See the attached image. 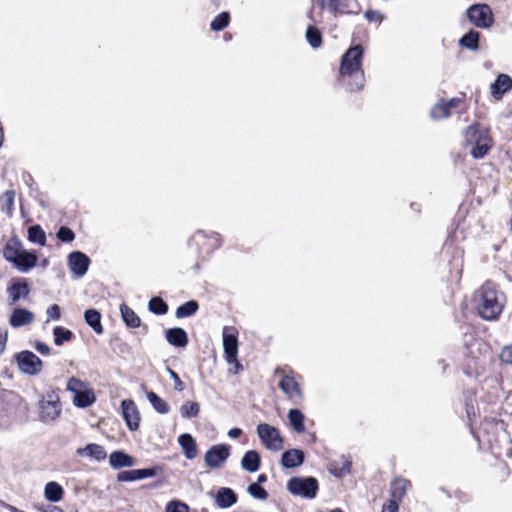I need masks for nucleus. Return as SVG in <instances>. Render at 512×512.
<instances>
[{"instance_id": "f257e3e1", "label": "nucleus", "mask_w": 512, "mask_h": 512, "mask_svg": "<svg viewBox=\"0 0 512 512\" xmlns=\"http://www.w3.org/2000/svg\"><path fill=\"white\" fill-rule=\"evenodd\" d=\"M364 50L361 45L350 47L341 58L340 77L351 91L364 87L365 75L362 69Z\"/></svg>"}, {"instance_id": "f03ea898", "label": "nucleus", "mask_w": 512, "mask_h": 512, "mask_svg": "<svg viewBox=\"0 0 512 512\" xmlns=\"http://www.w3.org/2000/svg\"><path fill=\"white\" fill-rule=\"evenodd\" d=\"M474 303L481 318L495 320L503 310L505 296L493 283L486 282L474 293Z\"/></svg>"}, {"instance_id": "7ed1b4c3", "label": "nucleus", "mask_w": 512, "mask_h": 512, "mask_svg": "<svg viewBox=\"0 0 512 512\" xmlns=\"http://www.w3.org/2000/svg\"><path fill=\"white\" fill-rule=\"evenodd\" d=\"M465 141L472 145L471 155L475 159L483 158L492 147V138L488 129L472 124L464 132Z\"/></svg>"}, {"instance_id": "20e7f679", "label": "nucleus", "mask_w": 512, "mask_h": 512, "mask_svg": "<svg viewBox=\"0 0 512 512\" xmlns=\"http://www.w3.org/2000/svg\"><path fill=\"white\" fill-rule=\"evenodd\" d=\"M66 389L73 393V404L78 408L89 407L96 401V396L90 383L79 378L71 377L67 381Z\"/></svg>"}, {"instance_id": "39448f33", "label": "nucleus", "mask_w": 512, "mask_h": 512, "mask_svg": "<svg viewBox=\"0 0 512 512\" xmlns=\"http://www.w3.org/2000/svg\"><path fill=\"white\" fill-rule=\"evenodd\" d=\"M275 373L280 376L279 388L288 399L294 400L301 399L303 397L302 389L299 383L300 376L296 375L291 370L286 372L280 368H277Z\"/></svg>"}, {"instance_id": "423d86ee", "label": "nucleus", "mask_w": 512, "mask_h": 512, "mask_svg": "<svg viewBox=\"0 0 512 512\" xmlns=\"http://www.w3.org/2000/svg\"><path fill=\"white\" fill-rule=\"evenodd\" d=\"M39 419L48 423L57 419L61 413L59 397L54 392H48L39 400Z\"/></svg>"}, {"instance_id": "0eeeda50", "label": "nucleus", "mask_w": 512, "mask_h": 512, "mask_svg": "<svg viewBox=\"0 0 512 512\" xmlns=\"http://www.w3.org/2000/svg\"><path fill=\"white\" fill-rule=\"evenodd\" d=\"M287 489L295 496L312 499L318 491V481L313 477H293L288 481Z\"/></svg>"}, {"instance_id": "6e6552de", "label": "nucleus", "mask_w": 512, "mask_h": 512, "mask_svg": "<svg viewBox=\"0 0 512 512\" xmlns=\"http://www.w3.org/2000/svg\"><path fill=\"white\" fill-rule=\"evenodd\" d=\"M257 434L261 443L271 451H280L283 448V438L280 431L267 423H260L257 426Z\"/></svg>"}, {"instance_id": "1a4fd4ad", "label": "nucleus", "mask_w": 512, "mask_h": 512, "mask_svg": "<svg viewBox=\"0 0 512 512\" xmlns=\"http://www.w3.org/2000/svg\"><path fill=\"white\" fill-rule=\"evenodd\" d=\"M15 359L19 370L24 374L36 376L43 369L42 360L31 351H21L16 355Z\"/></svg>"}, {"instance_id": "9d476101", "label": "nucleus", "mask_w": 512, "mask_h": 512, "mask_svg": "<svg viewBox=\"0 0 512 512\" xmlns=\"http://www.w3.org/2000/svg\"><path fill=\"white\" fill-rule=\"evenodd\" d=\"M469 21L477 27L488 28L493 23V15L486 4H475L467 10Z\"/></svg>"}, {"instance_id": "9b49d317", "label": "nucleus", "mask_w": 512, "mask_h": 512, "mask_svg": "<svg viewBox=\"0 0 512 512\" xmlns=\"http://www.w3.org/2000/svg\"><path fill=\"white\" fill-rule=\"evenodd\" d=\"M230 456V446L227 444L213 445L204 455V462L209 468H220Z\"/></svg>"}, {"instance_id": "f8f14e48", "label": "nucleus", "mask_w": 512, "mask_h": 512, "mask_svg": "<svg viewBox=\"0 0 512 512\" xmlns=\"http://www.w3.org/2000/svg\"><path fill=\"white\" fill-rule=\"evenodd\" d=\"M223 348L227 362L229 364L236 362L238 354V340L235 328L229 326H225L223 328Z\"/></svg>"}, {"instance_id": "ddd939ff", "label": "nucleus", "mask_w": 512, "mask_h": 512, "mask_svg": "<svg viewBox=\"0 0 512 512\" xmlns=\"http://www.w3.org/2000/svg\"><path fill=\"white\" fill-rule=\"evenodd\" d=\"M90 264V259L82 252L75 251L68 256V265L71 272L76 277H82L86 274Z\"/></svg>"}, {"instance_id": "4468645a", "label": "nucleus", "mask_w": 512, "mask_h": 512, "mask_svg": "<svg viewBox=\"0 0 512 512\" xmlns=\"http://www.w3.org/2000/svg\"><path fill=\"white\" fill-rule=\"evenodd\" d=\"M122 415L130 430H137L139 427L140 416L136 404L131 399L121 402Z\"/></svg>"}, {"instance_id": "2eb2a0df", "label": "nucleus", "mask_w": 512, "mask_h": 512, "mask_svg": "<svg viewBox=\"0 0 512 512\" xmlns=\"http://www.w3.org/2000/svg\"><path fill=\"white\" fill-rule=\"evenodd\" d=\"M460 103L461 99L459 98H451L448 101L441 100L432 107L430 115L434 120L448 118L451 115V109L459 107Z\"/></svg>"}, {"instance_id": "dca6fc26", "label": "nucleus", "mask_w": 512, "mask_h": 512, "mask_svg": "<svg viewBox=\"0 0 512 512\" xmlns=\"http://www.w3.org/2000/svg\"><path fill=\"white\" fill-rule=\"evenodd\" d=\"M10 303L15 304L21 298H26L29 295L30 289L26 279L19 278L13 280L7 288Z\"/></svg>"}, {"instance_id": "f3484780", "label": "nucleus", "mask_w": 512, "mask_h": 512, "mask_svg": "<svg viewBox=\"0 0 512 512\" xmlns=\"http://www.w3.org/2000/svg\"><path fill=\"white\" fill-rule=\"evenodd\" d=\"M315 4L323 10H327L333 17L349 12L346 0H315Z\"/></svg>"}, {"instance_id": "a211bd4d", "label": "nucleus", "mask_w": 512, "mask_h": 512, "mask_svg": "<svg viewBox=\"0 0 512 512\" xmlns=\"http://www.w3.org/2000/svg\"><path fill=\"white\" fill-rule=\"evenodd\" d=\"M37 261L38 256L33 252L25 250L23 247L21 252L19 253V256L16 257L13 266L16 267L21 272H28L30 269L36 266Z\"/></svg>"}, {"instance_id": "6ab92c4d", "label": "nucleus", "mask_w": 512, "mask_h": 512, "mask_svg": "<svg viewBox=\"0 0 512 512\" xmlns=\"http://www.w3.org/2000/svg\"><path fill=\"white\" fill-rule=\"evenodd\" d=\"M156 475V468L135 469L122 471L117 475V480L122 482L136 481L151 478Z\"/></svg>"}, {"instance_id": "aec40b11", "label": "nucleus", "mask_w": 512, "mask_h": 512, "mask_svg": "<svg viewBox=\"0 0 512 512\" xmlns=\"http://www.w3.org/2000/svg\"><path fill=\"white\" fill-rule=\"evenodd\" d=\"M512 87V79L507 74H500L497 79L491 84L490 91L491 95L496 99L500 100L504 93H506Z\"/></svg>"}, {"instance_id": "412c9836", "label": "nucleus", "mask_w": 512, "mask_h": 512, "mask_svg": "<svg viewBox=\"0 0 512 512\" xmlns=\"http://www.w3.org/2000/svg\"><path fill=\"white\" fill-rule=\"evenodd\" d=\"M34 321V314L24 308L15 309L9 318V324L13 328H19L25 325H29Z\"/></svg>"}, {"instance_id": "4be33fe9", "label": "nucleus", "mask_w": 512, "mask_h": 512, "mask_svg": "<svg viewBox=\"0 0 512 512\" xmlns=\"http://www.w3.org/2000/svg\"><path fill=\"white\" fill-rule=\"evenodd\" d=\"M304 452L300 449H290L283 453L281 464L285 468H295L304 462Z\"/></svg>"}, {"instance_id": "5701e85b", "label": "nucleus", "mask_w": 512, "mask_h": 512, "mask_svg": "<svg viewBox=\"0 0 512 512\" xmlns=\"http://www.w3.org/2000/svg\"><path fill=\"white\" fill-rule=\"evenodd\" d=\"M410 487V481L404 478H395L390 485V500L400 503L404 498L407 489Z\"/></svg>"}, {"instance_id": "b1692460", "label": "nucleus", "mask_w": 512, "mask_h": 512, "mask_svg": "<svg viewBox=\"0 0 512 512\" xmlns=\"http://www.w3.org/2000/svg\"><path fill=\"white\" fill-rule=\"evenodd\" d=\"M22 248V242L17 237H12L6 242L3 248V257L6 261L13 264L16 260V257L19 256Z\"/></svg>"}, {"instance_id": "393cba45", "label": "nucleus", "mask_w": 512, "mask_h": 512, "mask_svg": "<svg viewBox=\"0 0 512 512\" xmlns=\"http://www.w3.org/2000/svg\"><path fill=\"white\" fill-rule=\"evenodd\" d=\"M76 453L80 456H86L96 461H102L107 456L104 447L95 443L88 444L83 448H78Z\"/></svg>"}, {"instance_id": "a878e982", "label": "nucleus", "mask_w": 512, "mask_h": 512, "mask_svg": "<svg viewBox=\"0 0 512 512\" xmlns=\"http://www.w3.org/2000/svg\"><path fill=\"white\" fill-rule=\"evenodd\" d=\"M166 340L175 347H185L188 343V336L182 328H170L165 333Z\"/></svg>"}, {"instance_id": "bb28decb", "label": "nucleus", "mask_w": 512, "mask_h": 512, "mask_svg": "<svg viewBox=\"0 0 512 512\" xmlns=\"http://www.w3.org/2000/svg\"><path fill=\"white\" fill-rule=\"evenodd\" d=\"M109 464L113 469H121L133 466L135 464V460L133 457L122 451H114L109 456Z\"/></svg>"}, {"instance_id": "cd10ccee", "label": "nucleus", "mask_w": 512, "mask_h": 512, "mask_svg": "<svg viewBox=\"0 0 512 512\" xmlns=\"http://www.w3.org/2000/svg\"><path fill=\"white\" fill-rule=\"evenodd\" d=\"M179 445L187 459H194L197 454V445L194 438L190 434H182L178 438Z\"/></svg>"}, {"instance_id": "c85d7f7f", "label": "nucleus", "mask_w": 512, "mask_h": 512, "mask_svg": "<svg viewBox=\"0 0 512 512\" xmlns=\"http://www.w3.org/2000/svg\"><path fill=\"white\" fill-rule=\"evenodd\" d=\"M63 496L64 489L59 483L55 481H50L46 483L44 487V497L46 500L56 503L61 501L63 499Z\"/></svg>"}, {"instance_id": "c756f323", "label": "nucleus", "mask_w": 512, "mask_h": 512, "mask_svg": "<svg viewBox=\"0 0 512 512\" xmlns=\"http://www.w3.org/2000/svg\"><path fill=\"white\" fill-rule=\"evenodd\" d=\"M237 501V496L230 488H220L216 495V503L220 508H229Z\"/></svg>"}, {"instance_id": "7c9ffc66", "label": "nucleus", "mask_w": 512, "mask_h": 512, "mask_svg": "<svg viewBox=\"0 0 512 512\" xmlns=\"http://www.w3.org/2000/svg\"><path fill=\"white\" fill-rule=\"evenodd\" d=\"M241 467L248 472H256L260 467V455L255 450L247 451L242 460Z\"/></svg>"}, {"instance_id": "2f4dec72", "label": "nucleus", "mask_w": 512, "mask_h": 512, "mask_svg": "<svg viewBox=\"0 0 512 512\" xmlns=\"http://www.w3.org/2000/svg\"><path fill=\"white\" fill-rule=\"evenodd\" d=\"M86 323L94 330L97 334L103 333V327L101 324V314L95 309H88L85 314Z\"/></svg>"}, {"instance_id": "473e14b6", "label": "nucleus", "mask_w": 512, "mask_h": 512, "mask_svg": "<svg viewBox=\"0 0 512 512\" xmlns=\"http://www.w3.org/2000/svg\"><path fill=\"white\" fill-rule=\"evenodd\" d=\"M304 414L299 409H290L288 412V420L297 433L305 432Z\"/></svg>"}, {"instance_id": "72a5a7b5", "label": "nucleus", "mask_w": 512, "mask_h": 512, "mask_svg": "<svg viewBox=\"0 0 512 512\" xmlns=\"http://www.w3.org/2000/svg\"><path fill=\"white\" fill-rule=\"evenodd\" d=\"M120 311L123 321L127 326L131 328H137L140 326L141 320L131 308L125 304H122L120 306Z\"/></svg>"}, {"instance_id": "f704fd0d", "label": "nucleus", "mask_w": 512, "mask_h": 512, "mask_svg": "<svg viewBox=\"0 0 512 512\" xmlns=\"http://www.w3.org/2000/svg\"><path fill=\"white\" fill-rule=\"evenodd\" d=\"M147 399L158 413L167 414L169 412V404L153 391L147 392Z\"/></svg>"}, {"instance_id": "c9c22d12", "label": "nucleus", "mask_w": 512, "mask_h": 512, "mask_svg": "<svg viewBox=\"0 0 512 512\" xmlns=\"http://www.w3.org/2000/svg\"><path fill=\"white\" fill-rule=\"evenodd\" d=\"M15 195L14 190H7L0 196L1 210L9 216L13 213Z\"/></svg>"}, {"instance_id": "e433bc0d", "label": "nucleus", "mask_w": 512, "mask_h": 512, "mask_svg": "<svg viewBox=\"0 0 512 512\" xmlns=\"http://www.w3.org/2000/svg\"><path fill=\"white\" fill-rule=\"evenodd\" d=\"M479 36L480 34L477 31L470 30L467 34H465L461 39L459 40V43L461 46L470 49V50H477L478 49V43H479Z\"/></svg>"}, {"instance_id": "4c0bfd02", "label": "nucleus", "mask_w": 512, "mask_h": 512, "mask_svg": "<svg viewBox=\"0 0 512 512\" xmlns=\"http://www.w3.org/2000/svg\"><path fill=\"white\" fill-rule=\"evenodd\" d=\"M28 240L41 246L46 244V234L39 225H33L28 228Z\"/></svg>"}, {"instance_id": "58836bf2", "label": "nucleus", "mask_w": 512, "mask_h": 512, "mask_svg": "<svg viewBox=\"0 0 512 512\" xmlns=\"http://www.w3.org/2000/svg\"><path fill=\"white\" fill-rule=\"evenodd\" d=\"M53 336L55 345L61 346L72 339L73 333L69 329L57 326L53 329Z\"/></svg>"}, {"instance_id": "ea45409f", "label": "nucleus", "mask_w": 512, "mask_h": 512, "mask_svg": "<svg viewBox=\"0 0 512 512\" xmlns=\"http://www.w3.org/2000/svg\"><path fill=\"white\" fill-rule=\"evenodd\" d=\"M198 308V303L194 300H190L177 308L176 317L185 318L192 316L197 312Z\"/></svg>"}, {"instance_id": "a19ab883", "label": "nucleus", "mask_w": 512, "mask_h": 512, "mask_svg": "<svg viewBox=\"0 0 512 512\" xmlns=\"http://www.w3.org/2000/svg\"><path fill=\"white\" fill-rule=\"evenodd\" d=\"M200 412V406L196 402L187 401L180 407V414L183 418L197 417Z\"/></svg>"}, {"instance_id": "79ce46f5", "label": "nucleus", "mask_w": 512, "mask_h": 512, "mask_svg": "<svg viewBox=\"0 0 512 512\" xmlns=\"http://www.w3.org/2000/svg\"><path fill=\"white\" fill-rule=\"evenodd\" d=\"M306 40L313 48H318L322 44V37L320 31L314 27L309 26L306 31Z\"/></svg>"}, {"instance_id": "37998d69", "label": "nucleus", "mask_w": 512, "mask_h": 512, "mask_svg": "<svg viewBox=\"0 0 512 512\" xmlns=\"http://www.w3.org/2000/svg\"><path fill=\"white\" fill-rule=\"evenodd\" d=\"M149 310L157 315H163L168 311V305L159 297H153L149 301Z\"/></svg>"}, {"instance_id": "c03bdc74", "label": "nucleus", "mask_w": 512, "mask_h": 512, "mask_svg": "<svg viewBox=\"0 0 512 512\" xmlns=\"http://www.w3.org/2000/svg\"><path fill=\"white\" fill-rule=\"evenodd\" d=\"M229 20V14L227 12H222L211 22V29L214 31L223 30L228 26Z\"/></svg>"}, {"instance_id": "a18cd8bd", "label": "nucleus", "mask_w": 512, "mask_h": 512, "mask_svg": "<svg viewBox=\"0 0 512 512\" xmlns=\"http://www.w3.org/2000/svg\"><path fill=\"white\" fill-rule=\"evenodd\" d=\"M248 492L254 498L265 500L268 497L267 491L262 488L258 483H252L248 487Z\"/></svg>"}, {"instance_id": "49530a36", "label": "nucleus", "mask_w": 512, "mask_h": 512, "mask_svg": "<svg viewBox=\"0 0 512 512\" xmlns=\"http://www.w3.org/2000/svg\"><path fill=\"white\" fill-rule=\"evenodd\" d=\"M57 238L62 242H72L75 239V233L70 228L62 226L57 232Z\"/></svg>"}, {"instance_id": "de8ad7c7", "label": "nucleus", "mask_w": 512, "mask_h": 512, "mask_svg": "<svg viewBox=\"0 0 512 512\" xmlns=\"http://www.w3.org/2000/svg\"><path fill=\"white\" fill-rule=\"evenodd\" d=\"M165 512H189V507L183 502L174 500L167 504Z\"/></svg>"}, {"instance_id": "09e8293b", "label": "nucleus", "mask_w": 512, "mask_h": 512, "mask_svg": "<svg viewBox=\"0 0 512 512\" xmlns=\"http://www.w3.org/2000/svg\"><path fill=\"white\" fill-rule=\"evenodd\" d=\"M341 461H342V467L338 471L335 472V475L338 477H342L343 475L349 473L351 464H352L351 461L345 456L341 457Z\"/></svg>"}, {"instance_id": "8fccbe9b", "label": "nucleus", "mask_w": 512, "mask_h": 512, "mask_svg": "<svg viewBox=\"0 0 512 512\" xmlns=\"http://www.w3.org/2000/svg\"><path fill=\"white\" fill-rule=\"evenodd\" d=\"M502 362L512 364V344L505 346L500 354Z\"/></svg>"}, {"instance_id": "3c124183", "label": "nucleus", "mask_w": 512, "mask_h": 512, "mask_svg": "<svg viewBox=\"0 0 512 512\" xmlns=\"http://www.w3.org/2000/svg\"><path fill=\"white\" fill-rule=\"evenodd\" d=\"M168 373L171 377V379L174 381V389L181 392L184 390V384L179 378L178 374L173 371L172 369L168 368Z\"/></svg>"}, {"instance_id": "603ef678", "label": "nucleus", "mask_w": 512, "mask_h": 512, "mask_svg": "<svg viewBox=\"0 0 512 512\" xmlns=\"http://www.w3.org/2000/svg\"><path fill=\"white\" fill-rule=\"evenodd\" d=\"M48 318L58 320L61 316L60 307L57 304H53L46 311Z\"/></svg>"}, {"instance_id": "864d4df0", "label": "nucleus", "mask_w": 512, "mask_h": 512, "mask_svg": "<svg viewBox=\"0 0 512 512\" xmlns=\"http://www.w3.org/2000/svg\"><path fill=\"white\" fill-rule=\"evenodd\" d=\"M364 16L370 22L382 21V15L378 11L368 10Z\"/></svg>"}, {"instance_id": "5fc2aeb1", "label": "nucleus", "mask_w": 512, "mask_h": 512, "mask_svg": "<svg viewBox=\"0 0 512 512\" xmlns=\"http://www.w3.org/2000/svg\"><path fill=\"white\" fill-rule=\"evenodd\" d=\"M34 348L42 355H49L51 352L50 347L47 344L40 341L35 342Z\"/></svg>"}, {"instance_id": "6e6d98bb", "label": "nucleus", "mask_w": 512, "mask_h": 512, "mask_svg": "<svg viewBox=\"0 0 512 512\" xmlns=\"http://www.w3.org/2000/svg\"><path fill=\"white\" fill-rule=\"evenodd\" d=\"M399 503L395 500H389L388 503L383 505L382 512H398Z\"/></svg>"}, {"instance_id": "4d7b16f0", "label": "nucleus", "mask_w": 512, "mask_h": 512, "mask_svg": "<svg viewBox=\"0 0 512 512\" xmlns=\"http://www.w3.org/2000/svg\"><path fill=\"white\" fill-rule=\"evenodd\" d=\"M37 509L40 512H64L62 508L52 504L41 505Z\"/></svg>"}, {"instance_id": "13d9d810", "label": "nucleus", "mask_w": 512, "mask_h": 512, "mask_svg": "<svg viewBox=\"0 0 512 512\" xmlns=\"http://www.w3.org/2000/svg\"><path fill=\"white\" fill-rule=\"evenodd\" d=\"M8 337V331L0 328V355L4 352Z\"/></svg>"}, {"instance_id": "bf43d9fd", "label": "nucleus", "mask_w": 512, "mask_h": 512, "mask_svg": "<svg viewBox=\"0 0 512 512\" xmlns=\"http://www.w3.org/2000/svg\"><path fill=\"white\" fill-rule=\"evenodd\" d=\"M242 434V430L240 428H232L228 431V436L230 438H238Z\"/></svg>"}, {"instance_id": "052dcab7", "label": "nucleus", "mask_w": 512, "mask_h": 512, "mask_svg": "<svg viewBox=\"0 0 512 512\" xmlns=\"http://www.w3.org/2000/svg\"><path fill=\"white\" fill-rule=\"evenodd\" d=\"M266 480H267L266 475H265V474H260V475L258 476V482H257V483H258V484H260V483L265 482Z\"/></svg>"}, {"instance_id": "680f3d73", "label": "nucleus", "mask_w": 512, "mask_h": 512, "mask_svg": "<svg viewBox=\"0 0 512 512\" xmlns=\"http://www.w3.org/2000/svg\"><path fill=\"white\" fill-rule=\"evenodd\" d=\"M200 236H203V233L201 231L197 232L193 238L196 240Z\"/></svg>"}, {"instance_id": "e2e57ef3", "label": "nucleus", "mask_w": 512, "mask_h": 512, "mask_svg": "<svg viewBox=\"0 0 512 512\" xmlns=\"http://www.w3.org/2000/svg\"><path fill=\"white\" fill-rule=\"evenodd\" d=\"M473 409V407H467V415L470 416V413H471V410Z\"/></svg>"}, {"instance_id": "0e129e2a", "label": "nucleus", "mask_w": 512, "mask_h": 512, "mask_svg": "<svg viewBox=\"0 0 512 512\" xmlns=\"http://www.w3.org/2000/svg\"><path fill=\"white\" fill-rule=\"evenodd\" d=\"M219 246H220V243H213V244L211 245V247H212V248H216V247H219Z\"/></svg>"}, {"instance_id": "69168bd1", "label": "nucleus", "mask_w": 512, "mask_h": 512, "mask_svg": "<svg viewBox=\"0 0 512 512\" xmlns=\"http://www.w3.org/2000/svg\"><path fill=\"white\" fill-rule=\"evenodd\" d=\"M234 363H235L236 369L241 368V365L238 363V361H237V360H236V362H234Z\"/></svg>"}]
</instances>
